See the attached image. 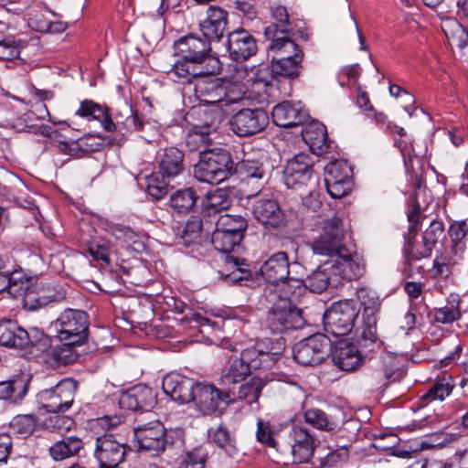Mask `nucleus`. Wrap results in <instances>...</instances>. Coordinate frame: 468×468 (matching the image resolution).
Returning <instances> with one entry per match:
<instances>
[{
  "label": "nucleus",
  "instance_id": "12",
  "mask_svg": "<svg viewBox=\"0 0 468 468\" xmlns=\"http://www.w3.org/2000/svg\"><path fill=\"white\" fill-rule=\"evenodd\" d=\"M269 123L267 112L261 109H241L229 120L231 131L240 137L254 135L263 131Z\"/></svg>",
  "mask_w": 468,
  "mask_h": 468
},
{
  "label": "nucleus",
  "instance_id": "52",
  "mask_svg": "<svg viewBox=\"0 0 468 468\" xmlns=\"http://www.w3.org/2000/svg\"><path fill=\"white\" fill-rule=\"evenodd\" d=\"M454 387V381L452 376H444L435 381L432 387L421 397L424 403L433 400H443L448 397Z\"/></svg>",
  "mask_w": 468,
  "mask_h": 468
},
{
  "label": "nucleus",
  "instance_id": "38",
  "mask_svg": "<svg viewBox=\"0 0 468 468\" xmlns=\"http://www.w3.org/2000/svg\"><path fill=\"white\" fill-rule=\"evenodd\" d=\"M78 344L64 342L60 345L53 346L48 352L44 361L51 367L66 366L74 363L78 358V353L74 348Z\"/></svg>",
  "mask_w": 468,
  "mask_h": 468
},
{
  "label": "nucleus",
  "instance_id": "40",
  "mask_svg": "<svg viewBox=\"0 0 468 468\" xmlns=\"http://www.w3.org/2000/svg\"><path fill=\"white\" fill-rule=\"evenodd\" d=\"M26 330L16 322L6 319L0 321V346L20 349Z\"/></svg>",
  "mask_w": 468,
  "mask_h": 468
},
{
  "label": "nucleus",
  "instance_id": "45",
  "mask_svg": "<svg viewBox=\"0 0 468 468\" xmlns=\"http://www.w3.org/2000/svg\"><path fill=\"white\" fill-rule=\"evenodd\" d=\"M37 431V424L32 415H17L10 421L5 435L17 437L18 439H27Z\"/></svg>",
  "mask_w": 468,
  "mask_h": 468
},
{
  "label": "nucleus",
  "instance_id": "8",
  "mask_svg": "<svg viewBox=\"0 0 468 468\" xmlns=\"http://www.w3.org/2000/svg\"><path fill=\"white\" fill-rule=\"evenodd\" d=\"M344 238L343 221L334 216L320 224V231L311 242L312 250L314 254L333 259L346 248Z\"/></svg>",
  "mask_w": 468,
  "mask_h": 468
},
{
  "label": "nucleus",
  "instance_id": "51",
  "mask_svg": "<svg viewBox=\"0 0 468 468\" xmlns=\"http://www.w3.org/2000/svg\"><path fill=\"white\" fill-rule=\"evenodd\" d=\"M247 227L248 222L242 216L224 214L217 220L215 229L244 237Z\"/></svg>",
  "mask_w": 468,
  "mask_h": 468
},
{
  "label": "nucleus",
  "instance_id": "6",
  "mask_svg": "<svg viewBox=\"0 0 468 468\" xmlns=\"http://www.w3.org/2000/svg\"><path fill=\"white\" fill-rule=\"evenodd\" d=\"M89 316L79 309H66L51 323L50 328L61 342L83 344L89 332Z\"/></svg>",
  "mask_w": 468,
  "mask_h": 468
},
{
  "label": "nucleus",
  "instance_id": "57",
  "mask_svg": "<svg viewBox=\"0 0 468 468\" xmlns=\"http://www.w3.org/2000/svg\"><path fill=\"white\" fill-rule=\"evenodd\" d=\"M251 369L243 361L241 357L230 360L226 373L222 376L224 384H235L243 381L250 374Z\"/></svg>",
  "mask_w": 468,
  "mask_h": 468
},
{
  "label": "nucleus",
  "instance_id": "7",
  "mask_svg": "<svg viewBox=\"0 0 468 468\" xmlns=\"http://www.w3.org/2000/svg\"><path fill=\"white\" fill-rule=\"evenodd\" d=\"M359 312V306L354 300L332 303L323 317L325 332L335 337L346 335L352 331Z\"/></svg>",
  "mask_w": 468,
  "mask_h": 468
},
{
  "label": "nucleus",
  "instance_id": "26",
  "mask_svg": "<svg viewBox=\"0 0 468 468\" xmlns=\"http://www.w3.org/2000/svg\"><path fill=\"white\" fill-rule=\"evenodd\" d=\"M332 359L334 364L344 371H353L357 369L363 363L358 347L346 341H339L332 351Z\"/></svg>",
  "mask_w": 468,
  "mask_h": 468
},
{
  "label": "nucleus",
  "instance_id": "28",
  "mask_svg": "<svg viewBox=\"0 0 468 468\" xmlns=\"http://www.w3.org/2000/svg\"><path fill=\"white\" fill-rule=\"evenodd\" d=\"M158 172L161 176L175 179L184 169V153L176 147L161 150L157 155Z\"/></svg>",
  "mask_w": 468,
  "mask_h": 468
},
{
  "label": "nucleus",
  "instance_id": "36",
  "mask_svg": "<svg viewBox=\"0 0 468 468\" xmlns=\"http://www.w3.org/2000/svg\"><path fill=\"white\" fill-rule=\"evenodd\" d=\"M123 425V419L119 415H105L88 421V428L92 439H103L107 436L120 435L116 432Z\"/></svg>",
  "mask_w": 468,
  "mask_h": 468
},
{
  "label": "nucleus",
  "instance_id": "5",
  "mask_svg": "<svg viewBox=\"0 0 468 468\" xmlns=\"http://www.w3.org/2000/svg\"><path fill=\"white\" fill-rule=\"evenodd\" d=\"M234 173V161L229 151L211 148L199 156L194 166V176L200 182L219 184Z\"/></svg>",
  "mask_w": 468,
  "mask_h": 468
},
{
  "label": "nucleus",
  "instance_id": "18",
  "mask_svg": "<svg viewBox=\"0 0 468 468\" xmlns=\"http://www.w3.org/2000/svg\"><path fill=\"white\" fill-rule=\"evenodd\" d=\"M253 217L265 227L279 228L285 224L286 216L279 203L271 197L257 198L252 206Z\"/></svg>",
  "mask_w": 468,
  "mask_h": 468
},
{
  "label": "nucleus",
  "instance_id": "59",
  "mask_svg": "<svg viewBox=\"0 0 468 468\" xmlns=\"http://www.w3.org/2000/svg\"><path fill=\"white\" fill-rule=\"evenodd\" d=\"M265 385V379L260 376H255L249 382L239 387L238 399H246L248 403L252 404L258 401L261 392Z\"/></svg>",
  "mask_w": 468,
  "mask_h": 468
},
{
  "label": "nucleus",
  "instance_id": "31",
  "mask_svg": "<svg viewBox=\"0 0 468 468\" xmlns=\"http://www.w3.org/2000/svg\"><path fill=\"white\" fill-rule=\"evenodd\" d=\"M26 337H23L20 350L29 357H46L51 347V338L37 327H30L26 330Z\"/></svg>",
  "mask_w": 468,
  "mask_h": 468
},
{
  "label": "nucleus",
  "instance_id": "41",
  "mask_svg": "<svg viewBox=\"0 0 468 468\" xmlns=\"http://www.w3.org/2000/svg\"><path fill=\"white\" fill-rule=\"evenodd\" d=\"M9 282V293L14 295L27 296L33 286L37 282V276L31 275L25 270L19 268L12 272H7Z\"/></svg>",
  "mask_w": 468,
  "mask_h": 468
},
{
  "label": "nucleus",
  "instance_id": "30",
  "mask_svg": "<svg viewBox=\"0 0 468 468\" xmlns=\"http://www.w3.org/2000/svg\"><path fill=\"white\" fill-rule=\"evenodd\" d=\"M306 116L300 102L292 104L289 101H282L275 105L271 112L273 122L280 127L296 126L305 121Z\"/></svg>",
  "mask_w": 468,
  "mask_h": 468
},
{
  "label": "nucleus",
  "instance_id": "53",
  "mask_svg": "<svg viewBox=\"0 0 468 468\" xmlns=\"http://www.w3.org/2000/svg\"><path fill=\"white\" fill-rule=\"evenodd\" d=\"M274 23L265 28V35L271 38L274 35H284L288 32L289 15L283 5H276L271 8Z\"/></svg>",
  "mask_w": 468,
  "mask_h": 468
},
{
  "label": "nucleus",
  "instance_id": "37",
  "mask_svg": "<svg viewBox=\"0 0 468 468\" xmlns=\"http://www.w3.org/2000/svg\"><path fill=\"white\" fill-rule=\"evenodd\" d=\"M332 265L325 261L318 266L304 281L306 290L315 293H321L325 291L328 286L337 287L336 281L333 278Z\"/></svg>",
  "mask_w": 468,
  "mask_h": 468
},
{
  "label": "nucleus",
  "instance_id": "60",
  "mask_svg": "<svg viewBox=\"0 0 468 468\" xmlns=\"http://www.w3.org/2000/svg\"><path fill=\"white\" fill-rule=\"evenodd\" d=\"M231 204V200L227 191L218 188L208 192L204 201V207L207 212H218L227 209Z\"/></svg>",
  "mask_w": 468,
  "mask_h": 468
},
{
  "label": "nucleus",
  "instance_id": "24",
  "mask_svg": "<svg viewBox=\"0 0 468 468\" xmlns=\"http://www.w3.org/2000/svg\"><path fill=\"white\" fill-rule=\"evenodd\" d=\"M222 80L208 76V73L193 79L196 80L194 90L198 101L206 105L218 104L221 107Z\"/></svg>",
  "mask_w": 468,
  "mask_h": 468
},
{
  "label": "nucleus",
  "instance_id": "2",
  "mask_svg": "<svg viewBox=\"0 0 468 468\" xmlns=\"http://www.w3.org/2000/svg\"><path fill=\"white\" fill-rule=\"evenodd\" d=\"M271 75L266 67L236 66L231 75L222 80V104L238 103L244 99L267 101Z\"/></svg>",
  "mask_w": 468,
  "mask_h": 468
},
{
  "label": "nucleus",
  "instance_id": "15",
  "mask_svg": "<svg viewBox=\"0 0 468 468\" xmlns=\"http://www.w3.org/2000/svg\"><path fill=\"white\" fill-rule=\"evenodd\" d=\"M314 161L305 153H300L288 160L283 170L284 184L289 188L304 186L311 179Z\"/></svg>",
  "mask_w": 468,
  "mask_h": 468
},
{
  "label": "nucleus",
  "instance_id": "20",
  "mask_svg": "<svg viewBox=\"0 0 468 468\" xmlns=\"http://www.w3.org/2000/svg\"><path fill=\"white\" fill-rule=\"evenodd\" d=\"M289 258L286 252L279 251L270 256L261 266L260 274L269 286L275 287L278 292L279 282L286 279L290 273Z\"/></svg>",
  "mask_w": 468,
  "mask_h": 468
},
{
  "label": "nucleus",
  "instance_id": "62",
  "mask_svg": "<svg viewBox=\"0 0 468 468\" xmlns=\"http://www.w3.org/2000/svg\"><path fill=\"white\" fill-rule=\"evenodd\" d=\"M27 391V387L21 383L0 382V400H10L13 403H17L25 397Z\"/></svg>",
  "mask_w": 468,
  "mask_h": 468
},
{
  "label": "nucleus",
  "instance_id": "1",
  "mask_svg": "<svg viewBox=\"0 0 468 468\" xmlns=\"http://www.w3.org/2000/svg\"><path fill=\"white\" fill-rule=\"evenodd\" d=\"M174 50L181 58L168 71L173 81L191 83L193 79L210 72L205 66L207 60L218 64V60L209 58L211 45L204 37L195 34L184 36L175 41Z\"/></svg>",
  "mask_w": 468,
  "mask_h": 468
},
{
  "label": "nucleus",
  "instance_id": "14",
  "mask_svg": "<svg viewBox=\"0 0 468 468\" xmlns=\"http://www.w3.org/2000/svg\"><path fill=\"white\" fill-rule=\"evenodd\" d=\"M263 154H247L240 162L234 163V172L239 173L246 184L252 186L251 193L249 197L257 195L268 178V171L262 162Z\"/></svg>",
  "mask_w": 468,
  "mask_h": 468
},
{
  "label": "nucleus",
  "instance_id": "16",
  "mask_svg": "<svg viewBox=\"0 0 468 468\" xmlns=\"http://www.w3.org/2000/svg\"><path fill=\"white\" fill-rule=\"evenodd\" d=\"M100 226L116 239L122 249L136 253L144 250L146 236L143 232L135 231L127 226L109 222L107 219H101Z\"/></svg>",
  "mask_w": 468,
  "mask_h": 468
},
{
  "label": "nucleus",
  "instance_id": "23",
  "mask_svg": "<svg viewBox=\"0 0 468 468\" xmlns=\"http://www.w3.org/2000/svg\"><path fill=\"white\" fill-rule=\"evenodd\" d=\"M155 396L152 388L138 385L123 392L119 399L122 409L131 411H148L155 405Z\"/></svg>",
  "mask_w": 468,
  "mask_h": 468
},
{
  "label": "nucleus",
  "instance_id": "61",
  "mask_svg": "<svg viewBox=\"0 0 468 468\" xmlns=\"http://www.w3.org/2000/svg\"><path fill=\"white\" fill-rule=\"evenodd\" d=\"M145 180L146 190L155 200H159L166 195L168 185L172 181L171 179L161 176L159 172L146 176Z\"/></svg>",
  "mask_w": 468,
  "mask_h": 468
},
{
  "label": "nucleus",
  "instance_id": "11",
  "mask_svg": "<svg viewBox=\"0 0 468 468\" xmlns=\"http://www.w3.org/2000/svg\"><path fill=\"white\" fill-rule=\"evenodd\" d=\"M329 339L323 334H315L296 343L292 348L294 360L303 366L320 364L327 356Z\"/></svg>",
  "mask_w": 468,
  "mask_h": 468
},
{
  "label": "nucleus",
  "instance_id": "47",
  "mask_svg": "<svg viewBox=\"0 0 468 468\" xmlns=\"http://www.w3.org/2000/svg\"><path fill=\"white\" fill-rule=\"evenodd\" d=\"M460 296L451 294L447 298V303L434 310V320L440 324H452L461 319Z\"/></svg>",
  "mask_w": 468,
  "mask_h": 468
},
{
  "label": "nucleus",
  "instance_id": "4",
  "mask_svg": "<svg viewBox=\"0 0 468 468\" xmlns=\"http://www.w3.org/2000/svg\"><path fill=\"white\" fill-rule=\"evenodd\" d=\"M266 301L271 304L266 318L267 326L272 333L282 334L302 328L304 324L302 310L288 299H281L275 287L264 289Z\"/></svg>",
  "mask_w": 468,
  "mask_h": 468
},
{
  "label": "nucleus",
  "instance_id": "33",
  "mask_svg": "<svg viewBox=\"0 0 468 468\" xmlns=\"http://www.w3.org/2000/svg\"><path fill=\"white\" fill-rule=\"evenodd\" d=\"M126 452V445L118 441H97L95 454L101 465L119 467Z\"/></svg>",
  "mask_w": 468,
  "mask_h": 468
},
{
  "label": "nucleus",
  "instance_id": "49",
  "mask_svg": "<svg viewBox=\"0 0 468 468\" xmlns=\"http://www.w3.org/2000/svg\"><path fill=\"white\" fill-rule=\"evenodd\" d=\"M448 234L451 238V253L461 258L465 250L464 239L468 234L466 220L455 221L450 225Z\"/></svg>",
  "mask_w": 468,
  "mask_h": 468
},
{
  "label": "nucleus",
  "instance_id": "25",
  "mask_svg": "<svg viewBox=\"0 0 468 468\" xmlns=\"http://www.w3.org/2000/svg\"><path fill=\"white\" fill-rule=\"evenodd\" d=\"M228 25V13L218 6H209L207 17L200 22L199 27L203 37L211 41H219L224 36Z\"/></svg>",
  "mask_w": 468,
  "mask_h": 468
},
{
  "label": "nucleus",
  "instance_id": "64",
  "mask_svg": "<svg viewBox=\"0 0 468 468\" xmlns=\"http://www.w3.org/2000/svg\"><path fill=\"white\" fill-rule=\"evenodd\" d=\"M304 420L313 427L322 431H333L336 424L327 419L324 411L318 409L307 410L304 412Z\"/></svg>",
  "mask_w": 468,
  "mask_h": 468
},
{
  "label": "nucleus",
  "instance_id": "46",
  "mask_svg": "<svg viewBox=\"0 0 468 468\" xmlns=\"http://www.w3.org/2000/svg\"><path fill=\"white\" fill-rule=\"evenodd\" d=\"M441 29L451 47L463 48L468 45V32L456 19L444 20Z\"/></svg>",
  "mask_w": 468,
  "mask_h": 468
},
{
  "label": "nucleus",
  "instance_id": "58",
  "mask_svg": "<svg viewBox=\"0 0 468 468\" xmlns=\"http://www.w3.org/2000/svg\"><path fill=\"white\" fill-rule=\"evenodd\" d=\"M82 441H57L50 448L49 453L53 460L62 461L79 453L82 448Z\"/></svg>",
  "mask_w": 468,
  "mask_h": 468
},
{
  "label": "nucleus",
  "instance_id": "19",
  "mask_svg": "<svg viewBox=\"0 0 468 468\" xmlns=\"http://www.w3.org/2000/svg\"><path fill=\"white\" fill-rule=\"evenodd\" d=\"M197 382L179 373L167 374L162 382L164 392L175 401L188 403L193 399L194 388Z\"/></svg>",
  "mask_w": 468,
  "mask_h": 468
},
{
  "label": "nucleus",
  "instance_id": "34",
  "mask_svg": "<svg viewBox=\"0 0 468 468\" xmlns=\"http://www.w3.org/2000/svg\"><path fill=\"white\" fill-rule=\"evenodd\" d=\"M302 137L316 155L326 153L329 148L325 126L319 122H312L305 125L302 131Z\"/></svg>",
  "mask_w": 468,
  "mask_h": 468
},
{
  "label": "nucleus",
  "instance_id": "29",
  "mask_svg": "<svg viewBox=\"0 0 468 468\" xmlns=\"http://www.w3.org/2000/svg\"><path fill=\"white\" fill-rule=\"evenodd\" d=\"M302 60L303 58H300L299 56H296V58H279L271 59V67L265 64L257 66L266 67L270 71L271 80L270 84L268 85V98L272 95L274 87L276 85V76L286 78L297 77L300 71Z\"/></svg>",
  "mask_w": 468,
  "mask_h": 468
},
{
  "label": "nucleus",
  "instance_id": "13",
  "mask_svg": "<svg viewBox=\"0 0 468 468\" xmlns=\"http://www.w3.org/2000/svg\"><path fill=\"white\" fill-rule=\"evenodd\" d=\"M332 265L333 279L339 285L345 281H352L360 278L365 272L363 259L351 252L346 247L333 259L327 260Z\"/></svg>",
  "mask_w": 468,
  "mask_h": 468
},
{
  "label": "nucleus",
  "instance_id": "22",
  "mask_svg": "<svg viewBox=\"0 0 468 468\" xmlns=\"http://www.w3.org/2000/svg\"><path fill=\"white\" fill-rule=\"evenodd\" d=\"M66 297V292L60 287L56 289L51 284H45L38 280L31 291L24 297L25 308L34 311L52 302H59Z\"/></svg>",
  "mask_w": 468,
  "mask_h": 468
},
{
  "label": "nucleus",
  "instance_id": "32",
  "mask_svg": "<svg viewBox=\"0 0 468 468\" xmlns=\"http://www.w3.org/2000/svg\"><path fill=\"white\" fill-rule=\"evenodd\" d=\"M75 115L89 122H99L106 132H112L116 128V124L112 122L107 108L91 100L81 101Z\"/></svg>",
  "mask_w": 468,
  "mask_h": 468
},
{
  "label": "nucleus",
  "instance_id": "3",
  "mask_svg": "<svg viewBox=\"0 0 468 468\" xmlns=\"http://www.w3.org/2000/svg\"><path fill=\"white\" fill-rule=\"evenodd\" d=\"M242 239L243 237L237 234L218 229H215L212 233L211 242L214 248L224 254V266L219 273L223 279L230 283L248 281L251 276L248 263L239 255L243 250L241 246Z\"/></svg>",
  "mask_w": 468,
  "mask_h": 468
},
{
  "label": "nucleus",
  "instance_id": "43",
  "mask_svg": "<svg viewBox=\"0 0 468 468\" xmlns=\"http://www.w3.org/2000/svg\"><path fill=\"white\" fill-rule=\"evenodd\" d=\"M210 131L208 125L193 126L186 137V144L189 151H198L200 154L205 151H210L209 146L212 143Z\"/></svg>",
  "mask_w": 468,
  "mask_h": 468
},
{
  "label": "nucleus",
  "instance_id": "63",
  "mask_svg": "<svg viewBox=\"0 0 468 468\" xmlns=\"http://www.w3.org/2000/svg\"><path fill=\"white\" fill-rule=\"evenodd\" d=\"M352 179V168L345 160H335L324 166V179Z\"/></svg>",
  "mask_w": 468,
  "mask_h": 468
},
{
  "label": "nucleus",
  "instance_id": "56",
  "mask_svg": "<svg viewBox=\"0 0 468 468\" xmlns=\"http://www.w3.org/2000/svg\"><path fill=\"white\" fill-rule=\"evenodd\" d=\"M184 436L186 433L182 428L166 429L160 420H154L150 429L137 439H180Z\"/></svg>",
  "mask_w": 468,
  "mask_h": 468
},
{
  "label": "nucleus",
  "instance_id": "55",
  "mask_svg": "<svg viewBox=\"0 0 468 468\" xmlns=\"http://www.w3.org/2000/svg\"><path fill=\"white\" fill-rule=\"evenodd\" d=\"M117 124L122 126L127 132H135L144 128V123L140 119L137 112L128 105L123 107L115 115Z\"/></svg>",
  "mask_w": 468,
  "mask_h": 468
},
{
  "label": "nucleus",
  "instance_id": "48",
  "mask_svg": "<svg viewBox=\"0 0 468 468\" xmlns=\"http://www.w3.org/2000/svg\"><path fill=\"white\" fill-rule=\"evenodd\" d=\"M197 202L196 192L191 187L176 190L170 196L169 204L176 213H186Z\"/></svg>",
  "mask_w": 468,
  "mask_h": 468
},
{
  "label": "nucleus",
  "instance_id": "10",
  "mask_svg": "<svg viewBox=\"0 0 468 468\" xmlns=\"http://www.w3.org/2000/svg\"><path fill=\"white\" fill-rule=\"evenodd\" d=\"M76 390L77 382L71 378H64L54 388L42 390L39 398L47 411L60 413L71 407Z\"/></svg>",
  "mask_w": 468,
  "mask_h": 468
},
{
  "label": "nucleus",
  "instance_id": "50",
  "mask_svg": "<svg viewBox=\"0 0 468 468\" xmlns=\"http://www.w3.org/2000/svg\"><path fill=\"white\" fill-rule=\"evenodd\" d=\"M306 292L304 281L287 277L279 282L278 294L281 299H288L292 303L297 302Z\"/></svg>",
  "mask_w": 468,
  "mask_h": 468
},
{
  "label": "nucleus",
  "instance_id": "44",
  "mask_svg": "<svg viewBox=\"0 0 468 468\" xmlns=\"http://www.w3.org/2000/svg\"><path fill=\"white\" fill-rule=\"evenodd\" d=\"M372 304L368 305V314L363 324L357 328L358 336L357 343L363 346H368L369 343L377 341V319L374 315L375 311L378 305V300L371 298Z\"/></svg>",
  "mask_w": 468,
  "mask_h": 468
},
{
  "label": "nucleus",
  "instance_id": "39",
  "mask_svg": "<svg viewBox=\"0 0 468 468\" xmlns=\"http://www.w3.org/2000/svg\"><path fill=\"white\" fill-rule=\"evenodd\" d=\"M443 230L444 227L441 221H431L429 228L423 234L422 249L410 252V258L414 260H421L430 257L439 238L442 235Z\"/></svg>",
  "mask_w": 468,
  "mask_h": 468
},
{
  "label": "nucleus",
  "instance_id": "54",
  "mask_svg": "<svg viewBox=\"0 0 468 468\" xmlns=\"http://www.w3.org/2000/svg\"><path fill=\"white\" fill-rule=\"evenodd\" d=\"M207 315L224 320V326L229 321L234 320L239 324L250 322L249 313L244 308L211 307L206 311Z\"/></svg>",
  "mask_w": 468,
  "mask_h": 468
},
{
  "label": "nucleus",
  "instance_id": "27",
  "mask_svg": "<svg viewBox=\"0 0 468 468\" xmlns=\"http://www.w3.org/2000/svg\"><path fill=\"white\" fill-rule=\"evenodd\" d=\"M387 349L388 346L385 341L380 342ZM401 354L398 351L392 352L385 350L380 356L379 363L377 368L374 370L372 378L375 379L378 385H387L389 380L396 379V373L402 366Z\"/></svg>",
  "mask_w": 468,
  "mask_h": 468
},
{
  "label": "nucleus",
  "instance_id": "35",
  "mask_svg": "<svg viewBox=\"0 0 468 468\" xmlns=\"http://www.w3.org/2000/svg\"><path fill=\"white\" fill-rule=\"evenodd\" d=\"M165 304L167 311L174 312L179 315H183L178 320L186 322L193 327H214L216 324L211 322L208 317L202 316L200 314L193 312L186 304L180 299L173 296L165 298Z\"/></svg>",
  "mask_w": 468,
  "mask_h": 468
},
{
  "label": "nucleus",
  "instance_id": "9",
  "mask_svg": "<svg viewBox=\"0 0 468 468\" xmlns=\"http://www.w3.org/2000/svg\"><path fill=\"white\" fill-rule=\"evenodd\" d=\"M192 401L202 414H209L225 409L235 401V394L221 390L213 384L197 383Z\"/></svg>",
  "mask_w": 468,
  "mask_h": 468
},
{
  "label": "nucleus",
  "instance_id": "42",
  "mask_svg": "<svg viewBox=\"0 0 468 468\" xmlns=\"http://www.w3.org/2000/svg\"><path fill=\"white\" fill-rule=\"evenodd\" d=\"M270 39L271 41L270 43L269 48L271 52L273 53L272 58H296V56L303 58V53L302 49L297 46V44L294 41H292L287 36H285V34L281 36H271Z\"/></svg>",
  "mask_w": 468,
  "mask_h": 468
},
{
  "label": "nucleus",
  "instance_id": "21",
  "mask_svg": "<svg viewBox=\"0 0 468 468\" xmlns=\"http://www.w3.org/2000/svg\"><path fill=\"white\" fill-rule=\"evenodd\" d=\"M282 347L274 350L269 348L264 341L257 342L254 346L245 348L241 351L240 357L251 370L271 367L278 359Z\"/></svg>",
  "mask_w": 468,
  "mask_h": 468
},
{
  "label": "nucleus",
  "instance_id": "17",
  "mask_svg": "<svg viewBox=\"0 0 468 468\" xmlns=\"http://www.w3.org/2000/svg\"><path fill=\"white\" fill-rule=\"evenodd\" d=\"M226 49L236 61L250 58L257 52L256 39L245 29H236L228 35Z\"/></svg>",
  "mask_w": 468,
  "mask_h": 468
}]
</instances>
